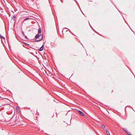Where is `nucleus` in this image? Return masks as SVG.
Instances as JSON below:
<instances>
[{"instance_id":"nucleus-1","label":"nucleus","mask_w":135,"mask_h":135,"mask_svg":"<svg viewBox=\"0 0 135 135\" xmlns=\"http://www.w3.org/2000/svg\"><path fill=\"white\" fill-rule=\"evenodd\" d=\"M43 39V36L42 35H40V36L36 38L35 41L36 42H38L42 40Z\"/></svg>"},{"instance_id":"nucleus-2","label":"nucleus","mask_w":135,"mask_h":135,"mask_svg":"<svg viewBox=\"0 0 135 135\" xmlns=\"http://www.w3.org/2000/svg\"><path fill=\"white\" fill-rule=\"evenodd\" d=\"M78 113L81 115L84 116V114L81 111L78 110Z\"/></svg>"},{"instance_id":"nucleus-3","label":"nucleus","mask_w":135,"mask_h":135,"mask_svg":"<svg viewBox=\"0 0 135 135\" xmlns=\"http://www.w3.org/2000/svg\"><path fill=\"white\" fill-rule=\"evenodd\" d=\"M44 47V45H43L40 49H38V50L40 51H42Z\"/></svg>"},{"instance_id":"nucleus-4","label":"nucleus","mask_w":135,"mask_h":135,"mask_svg":"<svg viewBox=\"0 0 135 135\" xmlns=\"http://www.w3.org/2000/svg\"><path fill=\"white\" fill-rule=\"evenodd\" d=\"M122 129L126 133H127V132H128V131H127V129L126 128H122Z\"/></svg>"},{"instance_id":"nucleus-5","label":"nucleus","mask_w":135,"mask_h":135,"mask_svg":"<svg viewBox=\"0 0 135 135\" xmlns=\"http://www.w3.org/2000/svg\"><path fill=\"white\" fill-rule=\"evenodd\" d=\"M16 17V16L15 15H14L13 17L12 18V19L15 21V18Z\"/></svg>"},{"instance_id":"nucleus-6","label":"nucleus","mask_w":135,"mask_h":135,"mask_svg":"<svg viewBox=\"0 0 135 135\" xmlns=\"http://www.w3.org/2000/svg\"><path fill=\"white\" fill-rule=\"evenodd\" d=\"M105 131L106 132V133H107L108 135H110V134L109 132L107 130V129H106Z\"/></svg>"},{"instance_id":"nucleus-7","label":"nucleus","mask_w":135,"mask_h":135,"mask_svg":"<svg viewBox=\"0 0 135 135\" xmlns=\"http://www.w3.org/2000/svg\"><path fill=\"white\" fill-rule=\"evenodd\" d=\"M92 102V103H91L92 104H93L94 105H95V106H97V104L95 103V102Z\"/></svg>"},{"instance_id":"nucleus-8","label":"nucleus","mask_w":135,"mask_h":135,"mask_svg":"<svg viewBox=\"0 0 135 135\" xmlns=\"http://www.w3.org/2000/svg\"><path fill=\"white\" fill-rule=\"evenodd\" d=\"M40 36V35H39V34H37L35 36V38H37L38 37Z\"/></svg>"},{"instance_id":"nucleus-9","label":"nucleus","mask_w":135,"mask_h":135,"mask_svg":"<svg viewBox=\"0 0 135 135\" xmlns=\"http://www.w3.org/2000/svg\"><path fill=\"white\" fill-rule=\"evenodd\" d=\"M41 32V30L40 28H39L38 30V33H40Z\"/></svg>"},{"instance_id":"nucleus-10","label":"nucleus","mask_w":135,"mask_h":135,"mask_svg":"<svg viewBox=\"0 0 135 135\" xmlns=\"http://www.w3.org/2000/svg\"><path fill=\"white\" fill-rule=\"evenodd\" d=\"M0 38H3L4 39H5V38L3 36H1V35L0 34Z\"/></svg>"},{"instance_id":"nucleus-11","label":"nucleus","mask_w":135,"mask_h":135,"mask_svg":"<svg viewBox=\"0 0 135 135\" xmlns=\"http://www.w3.org/2000/svg\"><path fill=\"white\" fill-rule=\"evenodd\" d=\"M101 127H102L103 128H105V126L104 125H103V124H102L101 126Z\"/></svg>"},{"instance_id":"nucleus-12","label":"nucleus","mask_w":135,"mask_h":135,"mask_svg":"<svg viewBox=\"0 0 135 135\" xmlns=\"http://www.w3.org/2000/svg\"><path fill=\"white\" fill-rule=\"evenodd\" d=\"M16 109H17V112H18V110L19 111V108L18 107H16Z\"/></svg>"},{"instance_id":"nucleus-13","label":"nucleus","mask_w":135,"mask_h":135,"mask_svg":"<svg viewBox=\"0 0 135 135\" xmlns=\"http://www.w3.org/2000/svg\"><path fill=\"white\" fill-rule=\"evenodd\" d=\"M29 18H26L25 19V20H28V19H29Z\"/></svg>"},{"instance_id":"nucleus-14","label":"nucleus","mask_w":135,"mask_h":135,"mask_svg":"<svg viewBox=\"0 0 135 135\" xmlns=\"http://www.w3.org/2000/svg\"><path fill=\"white\" fill-rule=\"evenodd\" d=\"M1 98V100H2L3 99V98H2V97H1L0 96V98Z\"/></svg>"},{"instance_id":"nucleus-15","label":"nucleus","mask_w":135,"mask_h":135,"mask_svg":"<svg viewBox=\"0 0 135 135\" xmlns=\"http://www.w3.org/2000/svg\"><path fill=\"white\" fill-rule=\"evenodd\" d=\"M22 34H23V36H25V34H24V32H22Z\"/></svg>"},{"instance_id":"nucleus-16","label":"nucleus","mask_w":135,"mask_h":135,"mask_svg":"<svg viewBox=\"0 0 135 135\" xmlns=\"http://www.w3.org/2000/svg\"><path fill=\"white\" fill-rule=\"evenodd\" d=\"M25 37L27 39H28L27 37V36H25Z\"/></svg>"},{"instance_id":"nucleus-17","label":"nucleus","mask_w":135,"mask_h":135,"mask_svg":"<svg viewBox=\"0 0 135 135\" xmlns=\"http://www.w3.org/2000/svg\"><path fill=\"white\" fill-rule=\"evenodd\" d=\"M26 45H28V44H26Z\"/></svg>"},{"instance_id":"nucleus-18","label":"nucleus","mask_w":135,"mask_h":135,"mask_svg":"<svg viewBox=\"0 0 135 135\" xmlns=\"http://www.w3.org/2000/svg\"><path fill=\"white\" fill-rule=\"evenodd\" d=\"M98 102L99 103V102Z\"/></svg>"}]
</instances>
